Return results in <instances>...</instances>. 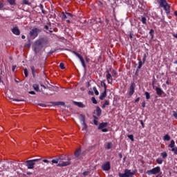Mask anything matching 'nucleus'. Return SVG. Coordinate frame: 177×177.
Listing matches in <instances>:
<instances>
[{
  "label": "nucleus",
  "instance_id": "nucleus-12",
  "mask_svg": "<svg viewBox=\"0 0 177 177\" xmlns=\"http://www.w3.org/2000/svg\"><path fill=\"white\" fill-rule=\"evenodd\" d=\"M62 20H66V19H70V17H73L74 15H73V14L70 13V12H62Z\"/></svg>",
  "mask_w": 177,
  "mask_h": 177
},
{
  "label": "nucleus",
  "instance_id": "nucleus-28",
  "mask_svg": "<svg viewBox=\"0 0 177 177\" xmlns=\"http://www.w3.org/2000/svg\"><path fill=\"white\" fill-rule=\"evenodd\" d=\"M168 147H171V148L175 147V140H171L170 144L168 145Z\"/></svg>",
  "mask_w": 177,
  "mask_h": 177
},
{
  "label": "nucleus",
  "instance_id": "nucleus-48",
  "mask_svg": "<svg viewBox=\"0 0 177 177\" xmlns=\"http://www.w3.org/2000/svg\"><path fill=\"white\" fill-rule=\"evenodd\" d=\"M93 122H94V125H96V126L99 125V122L97 121V120H94Z\"/></svg>",
  "mask_w": 177,
  "mask_h": 177
},
{
  "label": "nucleus",
  "instance_id": "nucleus-32",
  "mask_svg": "<svg viewBox=\"0 0 177 177\" xmlns=\"http://www.w3.org/2000/svg\"><path fill=\"white\" fill-rule=\"evenodd\" d=\"M143 62H142V60H139L138 62V69L140 70V68H142V66H143Z\"/></svg>",
  "mask_w": 177,
  "mask_h": 177
},
{
  "label": "nucleus",
  "instance_id": "nucleus-8",
  "mask_svg": "<svg viewBox=\"0 0 177 177\" xmlns=\"http://www.w3.org/2000/svg\"><path fill=\"white\" fill-rule=\"evenodd\" d=\"M33 48H34L35 53H39V52L42 50V48H44V46L41 45L40 43H39L38 41L37 40L35 42Z\"/></svg>",
  "mask_w": 177,
  "mask_h": 177
},
{
  "label": "nucleus",
  "instance_id": "nucleus-40",
  "mask_svg": "<svg viewBox=\"0 0 177 177\" xmlns=\"http://www.w3.org/2000/svg\"><path fill=\"white\" fill-rule=\"evenodd\" d=\"M91 100L93 104H97V100H96V98H95V97H92Z\"/></svg>",
  "mask_w": 177,
  "mask_h": 177
},
{
  "label": "nucleus",
  "instance_id": "nucleus-22",
  "mask_svg": "<svg viewBox=\"0 0 177 177\" xmlns=\"http://www.w3.org/2000/svg\"><path fill=\"white\" fill-rule=\"evenodd\" d=\"M32 88L36 92H41V90H39V86L37 84H34L32 85Z\"/></svg>",
  "mask_w": 177,
  "mask_h": 177
},
{
  "label": "nucleus",
  "instance_id": "nucleus-59",
  "mask_svg": "<svg viewBox=\"0 0 177 177\" xmlns=\"http://www.w3.org/2000/svg\"><path fill=\"white\" fill-rule=\"evenodd\" d=\"M44 28H45V30H46L47 31H48V30H49V26L46 25V26H44Z\"/></svg>",
  "mask_w": 177,
  "mask_h": 177
},
{
  "label": "nucleus",
  "instance_id": "nucleus-6",
  "mask_svg": "<svg viewBox=\"0 0 177 177\" xmlns=\"http://www.w3.org/2000/svg\"><path fill=\"white\" fill-rule=\"evenodd\" d=\"M79 120L82 125V131H86L88 129V125L85 122V115L81 114L80 115Z\"/></svg>",
  "mask_w": 177,
  "mask_h": 177
},
{
  "label": "nucleus",
  "instance_id": "nucleus-50",
  "mask_svg": "<svg viewBox=\"0 0 177 177\" xmlns=\"http://www.w3.org/2000/svg\"><path fill=\"white\" fill-rule=\"evenodd\" d=\"M104 106H109L110 104V102L109 100H105Z\"/></svg>",
  "mask_w": 177,
  "mask_h": 177
},
{
  "label": "nucleus",
  "instance_id": "nucleus-38",
  "mask_svg": "<svg viewBox=\"0 0 177 177\" xmlns=\"http://www.w3.org/2000/svg\"><path fill=\"white\" fill-rule=\"evenodd\" d=\"M24 73L26 77H28V70L27 68L24 70Z\"/></svg>",
  "mask_w": 177,
  "mask_h": 177
},
{
  "label": "nucleus",
  "instance_id": "nucleus-61",
  "mask_svg": "<svg viewBox=\"0 0 177 177\" xmlns=\"http://www.w3.org/2000/svg\"><path fill=\"white\" fill-rule=\"evenodd\" d=\"M139 100H140V97L136 98V100H135V103H138V102H139Z\"/></svg>",
  "mask_w": 177,
  "mask_h": 177
},
{
  "label": "nucleus",
  "instance_id": "nucleus-16",
  "mask_svg": "<svg viewBox=\"0 0 177 177\" xmlns=\"http://www.w3.org/2000/svg\"><path fill=\"white\" fill-rule=\"evenodd\" d=\"M12 34L15 35H20V30L19 29V27L15 26L11 30Z\"/></svg>",
  "mask_w": 177,
  "mask_h": 177
},
{
  "label": "nucleus",
  "instance_id": "nucleus-62",
  "mask_svg": "<svg viewBox=\"0 0 177 177\" xmlns=\"http://www.w3.org/2000/svg\"><path fill=\"white\" fill-rule=\"evenodd\" d=\"M142 107H146V102H143L142 103Z\"/></svg>",
  "mask_w": 177,
  "mask_h": 177
},
{
  "label": "nucleus",
  "instance_id": "nucleus-2",
  "mask_svg": "<svg viewBox=\"0 0 177 177\" xmlns=\"http://www.w3.org/2000/svg\"><path fill=\"white\" fill-rule=\"evenodd\" d=\"M158 2L160 7L163 8L164 10H165L167 15H169V13H171V6L168 4L167 0H158Z\"/></svg>",
  "mask_w": 177,
  "mask_h": 177
},
{
  "label": "nucleus",
  "instance_id": "nucleus-55",
  "mask_svg": "<svg viewBox=\"0 0 177 177\" xmlns=\"http://www.w3.org/2000/svg\"><path fill=\"white\" fill-rule=\"evenodd\" d=\"M146 62V55H145L144 57L142 58V63L145 64Z\"/></svg>",
  "mask_w": 177,
  "mask_h": 177
},
{
  "label": "nucleus",
  "instance_id": "nucleus-53",
  "mask_svg": "<svg viewBox=\"0 0 177 177\" xmlns=\"http://www.w3.org/2000/svg\"><path fill=\"white\" fill-rule=\"evenodd\" d=\"M102 132H109V129L104 128V129H101Z\"/></svg>",
  "mask_w": 177,
  "mask_h": 177
},
{
  "label": "nucleus",
  "instance_id": "nucleus-3",
  "mask_svg": "<svg viewBox=\"0 0 177 177\" xmlns=\"http://www.w3.org/2000/svg\"><path fill=\"white\" fill-rule=\"evenodd\" d=\"M41 159H32L26 160L25 162L26 166L27 167L28 169H34V165H35V162H38V161H40Z\"/></svg>",
  "mask_w": 177,
  "mask_h": 177
},
{
  "label": "nucleus",
  "instance_id": "nucleus-27",
  "mask_svg": "<svg viewBox=\"0 0 177 177\" xmlns=\"http://www.w3.org/2000/svg\"><path fill=\"white\" fill-rule=\"evenodd\" d=\"M163 140H167V142H169V140H171V136H169V135L166 134L164 136Z\"/></svg>",
  "mask_w": 177,
  "mask_h": 177
},
{
  "label": "nucleus",
  "instance_id": "nucleus-10",
  "mask_svg": "<svg viewBox=\"0 0 177 177\" xmlns=\"http://www.w3.org/2000/svg\"><path fill=\"white\" fill-rule=\"evenodd\" d=\"M37 42L44 46V45L49 44V39H48V37H41L37 40Z\"/></svg>",
  "mask_w": 177,
  "mask_h": 177
},
{
  "label": "nucleus",
  "instance_id": "nucleus-21",
  "mask_svg": "<svg viewBox=\"0 0 177 177\" xmlns=\"http://www.w3.org/2000/svg\"><path fill=\"white\" fill-rule=\"evenodd\" d=\"M96 113L97 117H100L102 115V109L99 106H96Z\"/></svg>",
  "mask_w": 177,
  "mask_h": 177
},
{
  "label": "nucleus",
  "instance_id": "nucleus-56",
  "mask_svg": "<svg viewBox=\"0 0 177 177\" xmlns=\"http://www.w3.org/2000/svg\"><path fill=\"white\" fill-rule=\"evenodd\" d=\"M79 59H80L81 63H83L84 62H85V60L84 59V57H82V56L80 57Z\"/></svg>",
  "mask_w": 177,
  "mask_h": 177
},
{
  "label": "nucleus",
  "instance_id": "nucleus-4",
  "mask_svg": "<svg viewBox=\"0 0 177 177\" xmlns=\"http://www.w3.org/2000/svg\"><path fill=\"white\" fill-rule=\"evenodd\" d=\"M41 32V29H39L37 28H32L30 32H29V35L30 37V38H32V39H35V38H37V37H38V33Z\"/></svg>",
  "mask_w": 177,
  "mask_h": 177
},
{
  "label": "nucleus",
  "instance_id": "nucleus-60",
  "mask_svg": "<svg viewBox=\"0 0 177 177\" xmlns=\"http://www.w3.org/2000/svg\"><path fill=\"white\" fill-rule=\"evenodd\" d=\"M38 106H40L41 107H45V104L39 103L38 104Z\"/></svg>",
  "mask_w": 177,
  "mask_h": 177
},
{
  "label": "nucleus",
  "instance_id": "nucleus-14",
  "mask_svg": "<svg viewBox=\"0 0 177 177\" xmlns=\"http://www.w3.org/2000/svg\"><path fill=\"white\" fill-rule=\"evenodd\" d=\"M106 78L107 80V82H108V84H111V82H110V80H111V81H113V77L111 76V74L110 73V71L106 70Z\"/></svg>",
  "mask_w": 177,
  "mask_h": 177
},
{
  "label": "nucleus",
  "instance_id": "nucleus-18",
  "mask_svg": "<svg viewBox=\"0 0 177 177\" xmlns=\"http://www.w3.org/2000/svg\"><path fill=\"white\" fill-rule=\"evenodd\" d=\"M30 70H31V73H32L33 78H35L36 74H37V70H35V66H31Z\"/></svg>",
  "mask_w": 177,
  "mask_h": 177
},
{
  "label": "nucleus",
  "instance_id": "nucleus-42",
  "mask_svg": "<svg viewBox=\"0 0 177 177\" xmlns=\"http://www.w3.org/2000/svg\"><path fill=\"white\" fill-rule=\"evenodd\" d=\"M153 33H154V30L151 29L150 31H149V35H151L152 39L154 37V35H153Z\"/></svg>",
  "mask_w": 177,
  "mask_h": 177
},
{
  "label": "nucleus",
  "instance_id": "nucleus-33",
  "mask_svg": "<svg viewBox=\"0 0 177 177\" xmlns=\"http://www.w3.org/2000/svg\"><path fill=\"white\" fill-rule=\"evenodd\" d=\"M55 106H64V102H55Z\"/></svg>",
  "mask_w": 177,
  "mask_h": 177
},
{
  "label": "nucleus",
  "instance_id": "nucleus-24",
  "mask_svg": "<svg viewBox=\"0 0 177 177\" xmlns=\"http://www.w3.org/2000/svg\"><path fill=\"white\" fill-rule=\"evenodd\" d=\"M39 8L41 9V13H43V15H46V11L44 10V5L40 3Z\"/></svg>",
  "mask_w": 177,
  "mask_h": 177
},
{
  "label": "nucleus",
  "instance_id": "nucleus-44",
  "mask_svg": "<svg viewBox=\"0 0 177 177\" xmlns=\"http://www.w3.org/2000/svg\"><path fill=\"white\" fill-rule=\"evenodd\" d=\"M51 162H53V164H57L59 162V159L58 158L57 159H53L51 160Z\"/></svg>",
  "mask_w": 177,
  "mask_h": 177
},
{
  "label": "nucleus",
  "instance_id": "nucleus-1",
  "mask_svg": "<svg viewBox=\"0 0 177 177\" xmlns=\"http://www.w3.org/2000/svg\"><path fill=\"white\" fill-rule=\"evenodd\" d=\"M85 156H86V150L82 151L81 147H79L75 151L73 158H75L77 161H81L84 160Z\"/></svg>",
  "mask_w": 177,
  "mask_h": 177
},
{
  "label": "nucleus",
  "instance_id": "nucleus-34",
  "mask_svg": "<svg viewBox=\"0 0 177 177\" xmlns=\"http://www.w3.org/2000/svg\"><path fill=\"white\" fill-rule=\"evenodd\" d=\"M93 91L95 92L97 96L99 95V91H97V88H96V86L93 87Z\"/></svg>",
  "mask_w": 177,
  "mask_h": 177
},
{
  "label": "nucleus",
  "instance_id": "nucleus-9",
  "mask_svg": "<svg viewBox=\"0 0 177 177\" xmlns=\"http://www.w3.org/2000/svg\"><path fill=\"white\" fill-rule=\"evenodd\" d=\"M135 88H136V84H135V82H132L128 91V95L129 97H131V96H132V95L135 93Z\"/></svg>",
  "mask_w": 177,
  "mask_h": 177
},
{
  "label": "nucleus",
  "instance_id": "nucleus-19",
  "mask_svg": "<svg viewBox=\"0 0 177 177\" xmlns=\"http://www.w3.org/2000/svg\"><path fill=\"white\" fill-rule=\"evenodd\" d=\"M106 96H107V91L104 90V92L101 93V95L100 96V100H104V98L106 97Z\"/></svg>",
  "mask_w": 177,
  "mask_h": 177
},
{
  "label": "nucleus",
  "instance_id": "nucleus-52",
  "mask_svg": "<svg viewBox=\"0 0 177 177\" xmlns=\"http://www.w3.org/2000/svg\"><path fill=\"white\" fill-rule=\"evenodd\" d=\"M3 3L0 2V10H2V9L3 8Z\"/></svg>",
  "mask_w": 177,
  "mask_h": 177
},
{
  "label": "nucleus",
  "instance_id": "nucleus-5",
  "mask_svg": "<svg viewBox=\"0 0 177 177\" xmlns=\"http://www.w3.org/2000/svg\"><path fill=\"white\" fill-rule=\"evenodd\" d=\"M135 174H136V172L135 171H131V170L126 169L124 170V173H119V177H131V176H133V175H135Z\"/></svg>",
  "mask_w": 177,
  "mask_h": 177
},
{
  "label": "nucleus",
  "instance_id": "nucleus-37",
  "mask_svg": "<svg viewBox=\"0 0 177 177\" xmlns=\"http://www.w3.org/2000/svg\"><path fill=\"white\" fill-rule=\"evenodd\" d=\"M11 100H12V102H24V99H15V98H12Z\"/></svg>",
  "mask_w": 177,
  "mask_h": 177
},
{
  "label": "nucleus",
  "instance_id": "nucleus-11",
  "mask_svg": "<svg viewBox=\"0 0 177 177\" xmlns=\"http://www.w3.org/2000/svg\"><path fill=\"white\" fill-rule=\"evenodd\" d=\"M111 166L110 165V162H106L102 165V169L103 171H110Z\"/></svg>",
  "mask_w": 177,
  "mask_h": 177
},
{
  "label": "nucleus",
  "instance_id": "nucleus-47",
  "mask_svg": "<svg viewBox=\"0 0 177 177\" xmlns=\"http://www.w3.org/2000/svg\"><path fill=\"white\" fill-rule=\"evenodd\" d=\"M156 82H157V80H156V78H153V80L152 81V87L154 88V84H156Z\"/></svg>",
  "mask_w": 177,
  "mask_h": 177
},
{
  "label": "nucleus",
  "instance_id": "nucleus-20",
  "mask_svg": "<svg viewBox=\"0 0 177 177\" xmlns=\"http://www.w3.org/2000/svg\"><path fill=\"white\" fill-rule=\"evenodd\" d=\"M74 104L77 106V107H80L81 109H84L85 107V104H84L82 102H75Z\"/></svg>",
  "mask_w": 177,
  "mask_h": 177
},
{
  "label": "nucleus",
  "instance_id": "nucleus-36",
  "mask_svg": "<svg viewBox=\"0 0 177 177\" xmlns=\"http://www.w3.org/2000/svg\"><path fill=\"white\" fill-rule=\"evenodd\" d=\"M163 162H164V160L161 158L156 159L157 164L161 165V164H162Z\"/></svg>",
  "mask_w": 177,
  "mask_h": 177
},
{
  "label": "nucleus",
  "instance_id": "nucleus-51",
  "mask_svg": "<svg viewBox=\"0 0 177 177\" xmlns=\"http://www.w3.org/2000/svg\"><path fill=\"white\" fill-rule=\"evenodd\" d=\"M173 115H174V117L176 119H177V113H176V111H173Z\"/></svg>",
  "mask_w": 177,
  "mask_h": 177
},
{
  "label": "nucleus",
  "instance_id": "nucleus-13",
  "mask_svg": "<svg viewBox=\"0 0 177 177\" xmlns=\"http://www.w3.org/2000/svg\"><path fill=\"white\" fill-rule=\"evenodd\" d=\"M68 165H71V160L69 159L66 162H62L61 163H58L57 167H68Z\"/></svg>",
  "mask_w": 177,
  "mask_h": 177
},
{
  "label": "nucleus",
  "instance_id": "nucleus-23",
  "mask_svg": "<svg viewBox=\"0 0 177 177\" xmlns=\"http://www.w3.org/2000/svg\"><path fill=\"white\" fill-rule=\"evenodd\" d=\"M140 21L142 23V24H147V19H146V17L142 16Z\"/></svg>",
  "mask_w": 177,
  "mask_h": 177
},
{
  "label": "nucleus",
  "instance_id": "nucleus-31",
  "mask_svg": "<svg viewBox=\"0 0 177 177\" xmlns=\"http://www.w3.org/2000/svg\"><path fill=\"white\" fill-rule=\"evenodd\" d=\"M101 86H104V91H107V85L106 84V83L104 82V80L101 82Z\"/></svg>",
  "mask_w": 177,
  "mask_h": 177
},
{
  "label": "nucleus",
  "instance_id": "nucleus-63",
  "mask_svg": "<svg viewBox=\"0 0 177 177\" xmlns=\"http://www.w3.org/2000/svg\"><path fill=\"white\" fill-rule=\"evenodd\" d=\"M113 75H117V71L115 70H113Z\"/></svg>",
  "mask_w": 177,
  "mask_h": 177
},
{
  "label": "nucleus",
  "instance_id": "nucleus-35",
  "mask_svg": "<svg viewBox=\"0 0 177 177\" xmlns=\"http://www.w3.org/2000/svg\"><path fill=\"white\" fill-rule=\"evenodd\" d=\"M145 95L146 96L147 100H149V99H150V93L145 91Z\"/></svg>",
  "mask_w": 177,
  "mask_h": 177
},
{
  "label": "nucleus",
  "instance_id": "nucleus-46",
  "mask_svg": "<svg viewBox=\"0 0 177 177\" xmlns=\"http://www.w3.org/2000/svg\"><path fill=\"white\" fill-rule=\"evenodd\" d=\"M82 66L84 68V70H86V65L85 64V61L82 62Z\"/></svg>",
  "mask_w": 177,
  "mask_h": 177
},
{
  "label": "nucleus",
  "instance_id": "nucleus-25",
  "mask_svg": "<svg viewBox=\"0 0 177 177\" xmlns=\"http://www.w3.org/2000/svg\"><path fill=\"white\" fill-rule=\"evenodd\" d=\"M67 156L66 155H61L58 157V160H60L61 161H64V160H66Z\"/></svg>",
  "mask_w": 177,
  "mask_h": 177
},
{
  "label": "nucleus",
  "instance_id": "nucleus-45",
  "mask_svg": "<svg viewBox=\"0 0 177 177\" xmlns=\"http://www.w3.org/2000/svg\"><path fill=\"white\" fill-rule=\"evenodd\" d=\"M22 3H24V5H31V3H29V1L27 0H24Z\"/></svg>",
  "mask_w": 177,
  "mask_h": 177
},
{
  "label": "nucleus",
  "instance_id": "nucleus-64",
  "mask_svg": "<svg viewBox=\"0 0 177 177\" xmlns=\"http://www.w3.org/2000/svg\"><path fill=\"white\" fill-rule=\"evenodd\" d=\"M30 95H35V91H30Z\"/></svg>",
  "mask_w": 177,
  "mask_h": 177
},
{
  "label": "nucleus",
  "instance_id": "nucleus-41",
  "mask_svg": "<svg viewBox=\"0 0 177 177\" xmlns=\"http://www.w3.org/2000/svg\"><path fill=\"white\" fill-rule=\"evenodd\" d=\"M59 68L61 70H64V68H66V67H64V64L63 62H61L59 64Z\"/></svg>",
  "mask_w": 177,
  "mask_h": 177
},
{
  "label": "nucleus",
  "instance_id": "nucleus-7",
  "mask_svg": "<svg viewBox=\"0 0 177 177\" xmlns=\"http://www.w3.org/2000/svg\"><path fill=\"white\" fill-rule=\"evenodd\" d=\"M161 171V167L160 166H158L156 167L153 168L151 170L147 171V175H156V174H160V171Z\"/></svg>",
  "mask_w": 177,
  "mask_h": 177
},
{
  "label": "nucleus",
  "instance_id": "nucleus-26",
  "mask_svg": "<svg viewBox=\"0 0 177 177\" xmlns=\"http://www.w3.org/2000/svg\"><path fill=\"white\" fill-rule=\"evenodd\" d=\"M8 2L11 6H15L16 5V0H8Z\"/></svg>",
  "mask_w": 177,
  "mask_h": 177
},
{
  "label": "nucleus",
  "instance_id": "nucleus-30",
  "mask_svg": "<svg viewBox=\"0 0 177 177\" xmlns=\"http://www.w3.org/2000/svg\"><path fill=\"white\" fill-rule=\"evenodd\" d=\"M160 156L162 158L165 159L168 157V153H167V152H162L160 153Z\"/></svg>",
  "mask_w": 177,
  "mask_h": 177
},
{
  "label": "nucleus",
  "instance_id": "nucleus-39",
  "mask_svg": "<svg viewBox=\"0 0 177 177\" xmlns=\"http://www.w3.org/2000/svg\"><path fill=\"white\" fill-rule=\"evenodd\" d=\"M127 137L129 138V139H130V140H131V142H134L135 139L133 138V135L131 134L127 136Z\"/></svg>",
  "mask_w": 177,
  "mask_h": 177
},
{
  "label": "nucleus",
  "instance_id": "nucleus-58",
  "mask_svg": "<svg viewBox=\"0 0 177 177\" xmlns=\"http://www.w3.org/2000/svg\"><path fill=\"white\" fill-rule=\"evenodd\" d=\"M16 67H17L16 65L12 66V70L13 72H15V70H16Z\"/></svg>",
  "mask_w": 177,
  "mask_h": 177
},
{
  "label": "nucleus",
  "instance_id": "nucleus-17",
  "mask_svg": "<svg viewBox=\"0 0 177 177\" xmlns=\"http://www.w3.org/2000/svg\"><path fill=\"white\" fill-rule=\"evenodd\" d=\"M108 125H109L108 122H101L98 126V129H103L106 128V127H107Z\"/></svg>",
  "mask_w": 177,
  "mask_h": 177
},
{
  "label": "nucleus",
  "instance_id": "nucleus-29",
  "mask_svg": "<svg viewBox=\"0 0 177 177\" xmlns=\"http://www.w3.org/2000/svg\"><path fill=\"white\" fill-rule=\"evenodd\" d=\"M111 147H113V142H109V143H107L105 149H107V150H110V149H111Z\"/></svg>",
  "mask_w": 177,
  "mask_h": 177
},
{
  "label": "nucleus",
  "instance_id": "nucleus-15",
  "mask_svg": "<svg viewBox=\"0 0 177 177\" xmlns=\"http://www.w3.org/2000/svg\"><path fill=\"white\" fill-rule=\"evenodd\" d=\"M155 90L156 91V94L158 95V96L161 97L162 96V95L165 93L164 91H162V89L160 87H156Z\"/></svg>",
  "mask_w": 177,
  "mask_h": 177
},
{
  "label": "nucleus",
  "instance_id": "nucleus-57",
  "mask_svg": "<svg viewBox=\"0 0 177 177\" xmlns=\"http://www.w3.org/2000/svg\"><path fill=\"white\" fill-rule=\"evenodd\" d=\"M79 59H80L81 63H83L84 62H85V60L84 59V57H82V56L80 57Z\"/></svg>",
  "mask_w": 177,
  "mask_h": 177
},
{
  "label": "nucleus",
  "instance_id": "nucleus-54",
  "mask_svg": "<svg viewBox=\"0 0 177 177\" xmlns=\"http://www.w3.org/2000/svg\"><path fill=\"white\" fill-rule=\"evenodd\" d=\"M140 124H141V125H142V128H145V123L143 122V120H140Z\"/></svg>",
  "mask_w": 177,
  "mask_h": 177
},
{
  "label": "nucleus",
  "instance_id": "nucleus-43",
  "mask_svg": "<svg viewBox=\"0 0 177 177\" xmlns=\"http://www.w3.org/2000/svg\"><path fill=\"white\" fill-rule=\"evenodd\" d=\"M73 53L74 55H75V56H77V57H78V59H80L82 56L81 55H80L78 53H77L76 51H73Z\"/></svg>",
  "mask_w": 177,
  "mask_h": 177
},
{
  "label": "nucleus",
  "instance_id": "nucleus-49",
  "mask_svg": "<svg viewBox=\"0 0 177 177\" xmlns=\"http://www.w3.org/2000/svg\"><path fill=\"white\" fill-rule=\"evenodd\" d=\"M84 176H88L89 175V171H84L83 172Z\"/></svg>",
  "mask_w": 177,
  "mask_h": 177
}]
</instances>
